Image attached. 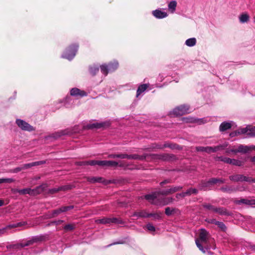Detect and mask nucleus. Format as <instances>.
Here are the masks:
<instances>
[{"label": "nucleus", "mask_w": 255, "mask_h": 255, "mask_svg": "<svg viewBox=\"0 0 255 255\" xmlns=\"http://www.w3.org/2000/svg\"><path fill=\"white\" fill-rule=\"evenodd\" d=\"M153 148H157V149H163L165 148L164 146V144L161 145L159 144H154L152 146Z\"/></svg>", "instance_id": "obj_58"}, {"label": "nucleus", "mask_w": 255, "mask_h": 255, "mask_svg": "<svg viewBox=\"0 0 255 255\" xmlns=\"http://www.w3.org/2000/svg\"><path fill=\"white\" fill-rule=\"evenodd\" d=\"M60 191H67L71 189L72 186L70 185H66L59 187Z\"/></svg>", "instance_id": "obj_53"}, {"label": "nucleus", "mask_w": 255, "mask_h": 255, "mask_svg": "<svg viewBox=\"0 0 255 255\" xmlns=\"http://www.w3.org/2000/svg\"><path fill=\"white\" fill-rule=\"evenodd\" d=\"M152 13L153 16L157 18H163L167 16V13L166 12L159 9L153 10Z\"/></svg>", "instance_id": "obj_14"}, {"label": "nucleus", "mask_w": 255, "mask_h": 255, "mask_svg": "<svg viewBox=\"0 0 255 255\" xmlns=\"http://www.w3.org/2000/svg\"><path fill=\"white\" fill-rule=\"evenodd\" d=\"M16 124L23 130L31 131L34 130L33 128L31 126L23 120L17 119L16 120Z\"/></svg>", "instance_id": "obj_5"}, {"label": "nucleus", "mask_w": 255, "mask_h": 255, "mask_svg": "<svg viewBox=\"0 0 255 255\" xmlns=\"http://www.w3.org/2000/svg\"><path fill=\"white\" fill-rule=\"evenodd\" d=\"M63 213L61 207L52 211V216L53 217H56L58 214Z\"/></svg>", "instance_id": "obj_50"}, {"label": "nucleus", "mask_w": 255, "mask_h": 255, "mask_svg": "<svg viewBox=\"0 0 255 255\" xmlns=\"http://www.w3.org/2000/svg\"><path fill=\"white\" fill-rule=\"evenodd\" d=\"M244 162L241 160L236 159H232L231 164L238 166H241L243 165Z\"/></svg>", "instance_id": "obj_44"}, {"label": "nucleus", "mask_w": 255, "mask_h": 255, "mask_svg": "<svg viewBox=\"0 0 255 255\" xmlns=\"http://www.w3.org/2000/svg\"><path fill=\"white\" fill-rule=\"evenodd\" d=\"M208 222L209 223H211V224H215L216 225H217V222H218V221H216V219H209L208 220Z\"/></svg>", "instance_id": "obj_64"}, {"label": "nucleus", "mask_w": 255, "mask_h": 255, "mask_svg": "<svg viewBox=\"0 0 255 255\" xmlns=\"http://www.w3.org/2000/svg\"><path fill=\"white\" fill-rule=\"evenodd\" d=\"M176 6L177 2L175 0L171 1L168 4L169 11L172 13H174L176 10Z\"/></svg>", "instance_id": "obj_26"}, {"label": "nucleus", "mask_w": 255, "mask_h": 255, "mask_svg": "<svg viewBox=\"0 0 255 255\" xmlns=\"http://www.w3.org/2000/svg\"><path fill=\"white\" fill-rule=\"evenodd\" d=\"M152 156L156 159H158L163 161L169 160L172 157V155H170L168 153H163L159 154H153Z\"/></svg>", "instance_id": "obj_10"}, {"label": "nucleus", "mask_w": 255, "mask_h": 255, "mask_svg": "<svg viewBox=\"0 0 255 255\" xmlns=\"http://www.w3.org/2000/svg\"><path fill=\"white\" fill-rule=\"evenodd\" d=\"M164 146L165 148L169 147L171 149H175L177 148V145L176 144L165 143L164 144Z\"/></svg>", "instance_id": "obj_51"}, {"label": "nucleus", "mask_w": 255, "mask_h": 255, "mask_svg": "<svg viewBox=\"0 0 255 255\" xmlns=\"http://www.w3.org/2000/svg\"><path fill=\"white\" fill-rule=\"evenodd\" d=\"M196 150L197 151L205 152L207 153H211V146H197Z\"/></svg>", "instance_id": "obj_27"}, {"label": "nucleus", "mask_w": 255, "mask_h": 255, "mask_svg": "<svg viewBox=\"0 0 255 255\" xmlns=\"http://www.w3.org/2000/svg\"><path fill=\"white\" fill-rule=\"evenodd\" d=\"M47 185L46 184H43L40 185L34 189H32V195H34L35 194H40L43 192L46 188Z\"/></svg>", "instance_id": "obj_17"}, {"label": "nucleus", "mask_w": 255, "mask_h": 255, "mask_svg": "<svg viewBox=\"0 0 255 255\" xmlns=\"http://www.w3.org/2000/svg\"><path fill=\"white\" fill-rule=\"evenodd\" d=\"M44 240V237L43 236H35L33 237L31 239L26 241L25 244L26 247L33 245L35 243L42 241Z\"/></svg>", "instance_id": "obj_8"}, {"label": "nucleus", "mask_w": 255, "mask_h": 255, "mask_svg": "<svg viewBox=\"0 0 255 255\" xmlns=\"http://www.w3.org/2000/svg\"><path fill=\"white\" fill-rule=\"evenodd\" d=\"M202 206L205 209H206L208 210H209V211H212L214 213L215 212L216 209L217 207L214 206L210 204H207V203L203 204Z\"/></svg>", "instance_id": "obj_37"}, {"label": "nucleus", "mask_w": 255, "mask_h": 255, "mask_svg": "<svg viewBox=\"0 0 255 255\" xmlns=\"http://www.w3.org/2000/svg\"><path fill=\"white\" fill-rule=\"evenodd\" d=\"M170 183H171V180H170V179H166V180L161 182L160 183V185L161 186H163L165 184Z\"/></svg>", "instance_id": "obj_63"}, {"label": "nucleus", "mask_w": 255, "mask_h": 255, "mask_svg": "<svg viewBox=\"0 0 255 255\" xmlns=\"http://www.w3.org/2000/svg\"><path fill=\"white\" fill-rule=\"evenodd\" d=\"M96 222L97 223L102 224H110L111 220L110 218H104L101 219L97 220Z\"/></svg>", "instance_id": "obj_39"}, {"label": "nucleus", "mask_w": 255, "mask_h": 255, "mask_svg": "<svg viewBox=\"0 0 255 255\" xmlns=\"http://www.w3.org/2000/svg\"><path fill=\"white\" fill-rule=\"evenodd\" d=\"M241 23L247 22L249 20V15L247 13L242 14L239 17Z\"/></svg>", "instance_id": "obj_35"}, {"label": "nucleus", "mask_w": 255, "mask_h": 255, "mask_svg": "<svg viewBox=\"0 0 255 255\" xmlns=\"http://www.w3.org/2000/svg\"><path fill=\"white\" fill-rule=\"evenodd\" d=\"M73 208H74V206L72 205L61 207V209H62L63 212H67V211L70 210Z\"/></svg>", "instance_id": "obj_54"}, {"label": "nucleus", "mask_w": 255, "mask_h": 255, "mask_svg": "<svg viewBox=\"0 0 255 255\" xmlns=\"http://www.w3.org/2000/svg\"><path fill=\"white\" fill-rule=\"evenodd\" d=\"M148 213L145 211L142 210L138 212H134L132 216L136 217L137 218H148Z\"/></svg>", "instance_id": "obj_21"}, {"label": "nucleus", "mask_w": 255, "mask_h": 255, "mask_svg": "<svg viewBox=\"0 0 255 255\" xmlns=\"http://www.w3.org/2000/svg\"><path fill=\"white\" fill-rule=\"evenodd\" d=\"M75 226L76 225L74 224H69L65 225L63 229L66 232L71 231L75 228Z\"/></svg>", "instance_id": "obj_42"}, {"label": "nucleus", "mask_w": 255, "mask_h": 255, "mask_svg": "<svg viewBox=\"0 0 255 255\" xmlns=\"http://www.w3.org/2000/svg\"><path fill=\"white\" fill-rule=\"evenodd\" d=\"M67 132L66 130H61L51 134L50 135L45 137V139H48L49 138H53L54 139H57L61 137L62 135H66Z\"/></svg>", "instance_id": "obj_15"}, {"label": "nucleus", "mask_w": 255, "mask_h": 255, "mask_svg": "<svg viewBox=\"0 0 255 255\" xmlns=\"http://www.w3.org/2000/svg\"><path fill=\"white\" fill-rule=\"evenodd\" d=\"M247 135L250 137L255 136V126L251 128H250V127L249 128Z\"/></svg>", "instance_id": "obj_46"}, {"label": "nucleus", "mask_w": 255, "mask_h": 255, "mask_svg": "<svg viewBox=\"0 0 255 255\" xmlns=\"http://www.w3.org/2000/svg\"><path fill=\"white\" fill-rule=\"evenodd\" d=\"M184 192L186 197L191 196L192 194L196 195L198 193V190L196 188H190Z\"/></svg>", "instance_id": "obj_29"}, {"label": "nucleus", "mask_w": 255, "mask_h": 255, "mask_svg": "<svg viewBox=\"0 0 255 255\" xmlns=\"http://www.w3.org/2000/svg\"><path fill=\"white\" fill-rule=\"evenodd\" d=\"M235 203L238 205L244 204L248 205H255V199H241L240 200H237L235 201Z\"/></svg>", "instance_id": "obj_7"}, {"label": "nucleus", "mask_w": 255, "mask_h": 255, "mask_svg": "<svg viewBox=\"0 0 255 255\" xmlns=\"http://www.w3.org/2000/svg\"><path fill=\"white\" fill-rule=\"evenodd\" d=\"M100 164L103 167H116L118 165L119 162L115 161L101 160Z\"/></svg>", "instance_id": "obj_9"}, {"label": "nucleus", "mask_w": 255, "mask_h": 255, "mask_svg": "<svg viewBox=\"0 0 255 255\" xmlns=\"http://www.w3.org/2000/svg\"><path fill=\"white\" fill-rule=\"evenodd\" d=\"M175 209L171 208L170 207H166L165 209V214L167 216H170L174 213Z\"/></svg>", "instance_id": "obj_45"}, {"label": "nucleus", "mask_w": 255, "mask_h": 255, "mask_svg": "<svg viewBox=\"0 0 255 255\" xmlns=\"http://www.w3.org/2000/svg\"><path fill=\"white\" fill-rule=\"evenodd\" d=\"M26 247L25 243H19L16 244H13V245H9L6 246V248L7 249H20L22 248Z\"/></svg>", "instance_id": "obj_24"}, {"label": "nucleus", "mask_w": 255, "mask_h": 255, "mask_svg": "<svg viewBox=\"0 0 255 255\" xmlns=\"http://www.w3.org/2000/svg\"><path fill=\"white\" fill-rule=\"evenodd\" d=\"M244 175L241 174H236L229 176V179L235 182L243 181Z\"/></svg>", "instance_id": "obj_25"}, {"label": "nucleus", "mask_w": 255, "mask_h": 255, "mask_svg": "<svg viewBox=\"0 0 255 255\" xmlns=\"http://www.w3.org/2000/svg\"><path fill=\"white\" fill-rule=\"evenodd\" d=\"M232 127L231 124L228 122H223L220 126V130L221 131H225L230 129Z\"/></svg>", "instance_id": "obj_28"}, {"label": "nucleus", "mask_w": 255, "mask_h": 255, "mask_svg": "<svg viewBox=\"0 0 255 255\" xmlns=\"http://www.w3.org/2000/svg\"><path fill=\"white\" fill-rule=\"evenodd\" d=\"M149 85L146 84H143L139 85L136 91V97H138L142 93H143L146 89L148 87Z\"/></svg>", "instance_id": "obj_20"}, {"label": "nucleus", "mask_w": 255, "mask_h": 255, "mask_svg": "<svg viewBox=\"0 0 255 255\" xmlns=\"http://www.w3.org/2000/svg\"><path fill=\"white\" fill-rule=\"evenodd\" d=\"M189 113V106L187 105H183L174 109L170 114L175 116H180Z\"/></svg>", "instance_id": "obj_3"}, {"label": "nucleus", "mask_w": 255, "mask_h": 255, "mask_svg": "<svg viewBox=\"0 0 255 255\" xmlns=\"http://www.w3.org/2000/svg\"><path fill=\"white\" fill-rule=\"evenodd\" d=\"M253 146H254V145L247 146L240 144L238 146V151L239 153H246L249 152L252 149L254 150V148H253Z\"/></svg>", "instance_id": "obj_11"}, {"label": "nucleus", "mask_w": 255, "mask_h": 255, "mask_svg": "<svg viewBox=\"0 0 255 255\" xmlns=\"http://www.w3.org/2000/svg\"><path fill=\"white\" fill-rule=\"evenodd\" d=\"M248 130H249V128L248 127H246L245 128H241V129H239L238 130V134H245V133H246L247 134Z\"/></svg>", "instance_id": "obj_52"}, {"label": "nucleus", "mask_w": 255, "mask_h": 255, "mask_svg": "<svg viewBox=\"0 0 255 255\" xmlns=\"http://www.w3.org/2000/svg\"><path fill=\"white\" fill-rule=\"evenodd\" d=\"M225 182V180L223 178H212L209 179V183L212 185L217 184H223Z\"/></svg>", "instance_id": "obj_22"}, {"label": "nucleus", "mask_w": 255, "mask_h": 255, "mask_svg": "<svg viewBox=\"0 0 255 255\" xmlns=\"http://www.w3.org/2000/svg\"><path fill=\"white\" fill-rule=\"evenodd\" d=\"M146 228L149 231L154 232L155 231V227L150 223L146 225Z\"/></svg>", "instance_id": "obj_55"}, {"label": "nucleus", "mask_w": 255, "mask_h": 255, "mask_svg": "<svg viewBox=\"0 0 255 255\" xmlns=\"http://www.w3.org/2000/svg\"><path fill=\"white\" fill-rule=\"evenodd\" d=\"M23 170L22 166L21 167H17L16 168H15L14 169H11L10 170V172L11 173H17L18 172H20V171Z\"/></svg>", "instance_id": "obj_56"}, {"label": "nucleus", "mask_w": 255, "mask_h": 255, "mask_svg": "<svg viewBox=\"0 0 255 255\" xmlns=\"http://www.w3.org/2000/svg\"><path fill=\"white\" fill-rule=\"evenodd\" d=\"M99 70V68L96 65H93L89 66V72L92 76H95Z\"/></svg>", "instance_id": "obj_32"}, {"label": "nucleus", "mask_w": 255, "mask_h": 255, "mask_svg": "<svg viewBox=\"0 0 255 255\" xmlns=\"http://www.w3.org/2000/svg\"><path fill=\"white\" fill-rule=\"evenodd\" d=\"M211 241V239L209 237L208 232L206 230L202 229L199 233V238L196 239L195 243L199 249L203 253H205L206 251L211 248L208 247L207 245Z\"/></svg>", "instance_id": "obj_1"}, {"label": "nucleus", "mask_w": 255, "mask_h": 255, "mask_svg": "<svg viewBox=\"0 0 255 255\" xmlns=\"http://www.w3.org/2000/svg\"><path fill=\"white\" fill-rule=\"evenodd\" d=\"M45 163H46V161L44 160L35 161V162H33L31 163L24 164L22 165V167H23V170H24V169H27L30 168L33 166H38V165H40L41 164H45Z\"/></svg>", "instance_id": "obj_12"}, {"label": "nucleus", "mask_w": 255, "mask_h": 255, "mask_svg": "<svg viewBox=\"0 0 255 255\" xmlns=\"http://www.w3.org/2000/svg\"><path fill=\"white\" fill-rule=\"evenodd\" d=\"M111 222L110 224L114 223L116 224H123L124 222L123 221L118 218H110Z\"/></svg>", "instance_id": "obj_40"}, {"label": "nucleus", "mask_w": 255, "mask_h": 255, "mask_svg": "<svg viewBox=\"0 0 255 255\" xmlns=\"http://www.w3.org/2000/svg\"><path fill=\"white\" fill-rule=\"evenodd\" d=\"M87 180L89 182L92 183L96 182L101 183L103 182V178L102 177H88Z\"/></svg>", "instance_id": "obj_34"}, {"label": "nucleus", "mask_w": 255, "mask_h": 255, "mask_svg": "<svg viewBox=\"0 0 255 255\" xmlns=\"http://www.w3.org/2000/svg\"><path fill=\"white\" fill-rule=\"evenodd\" d=\"M211 184L209 183V180L207 181H202L199 184V189L200 190H204L206 191L208 189H209L211 187Z\"/></svg>", "instance_id": "obj_19"}, {"label": "nucleus", "mask_w": 255, "mask_h": 255, "mask_svg": "<svg viewBox=\"0 0 255 255\" xmlns=\"http://www.w3.org/2000/svg\"><path fill=\"white\" fill-rule=\"evenodd\" d=\"M231 158L229 157H225L223 162L228 164H231Z\"/></svg>", "instance_id": "obj_62"}, {"label": "nucleus", "mask_w": 255, "mask_h": 255, "mask_svg": "<svg viewBox=\"0 0 255 255\" xmlns=\"http://www.w3.org/2000/svg\"><path fill=\"white\" fill-rule=\"evenodd\" d=\"M101 162V160H89L87 161L88 165H98L99 166H101V164H100V162Z\"/></svg>", "instance_id": "obj_49"}, {"label": "nucleus", "mask_w": 255, "mask_h": 255, "mask_svg": "<svg viewBox=\"0 0 255 255\" xmlns=\"http://www.w3.org/2000/svg\"><path fill=\"white\" fill-rule=\"evenodd\" d=\"M221 190L224 192H229V193L236 191V190L235 189H233L231 187H221Z\"/></svg>", "instance_id": "obj_48"}, {"label": "nucleus", "mask_w": 255, "mask_h": 255, "mask_svg": "<svg viewBox=\"0 0 255 255\" xmlns=\"http://www.w3.org/2000/svg\"><path fill=\"white\" fill-rule=\"evenodd\" d=\"M196 43V39L195 38H191L187 39L185 41L186 45L189 47L194 46Z\"/></svg>", "instance_id": "obj_36"}, {"label": "nucleus", "mask_w": 255, "mask_h": 255, "mask_svg": "<svg viewBox=\"0 0 255 255\" xmlns=\"http://www.w3.org/2000/svg\"><path fill=\"white\" fill-rule=\"evenodd\" d=\"M101 72L105 76L107 75L109 70L108 65L106 64H103L100 66Z\"/></svg>", "instance_id": "obj_38"}, {"label": "nucleus", "mask_w": 255, "mask_h": 255, "mask_svg": "<svg viewBox=\"0 0 255 255\" xmlns=\"http://www.w3.org/2000/svg\"><path fill=\"white\" fill-rule=\"evenodd\" d=\"M78 49V45H72L65 50L61 57L69 60H71L76 55Z\"/></svg>", "instance_id": "obj_2"}, {"label": "nucleus", "mask_w": 255, "mask_h": 255, "mask_svg": "<svg viewBox=\"0 0 255 255\" xmlns=\"http://www.w3.org/2000/svg\"><path fill=\"white\" fill-rule=\"evenodd\" d=\"M32 191L31 189L29 188H24L22 189H15L14 190V193H18L21 195L29 194L32 195Z\"/></svg>", "instance_id": "obj_16"}, {"label": "nucleus", "mask_w": 255, "mask_h": 255, "mask_svg": "<svg viewBox=\"0 0 255 255\" xmlns=\"http://www.w3.org/2000/svg\"><path fill=\"white\" fill-rule=\"evenodd\" d=\"M228 145V143H225L223 144H220L219 145L212 147L211 146V153L212 152H216L219 150L224 149L226 147H227Z\"/></svg>", "instance_id": "obj_23"}, {"label": "nucleus", "mask_w": 255, "mask_h": 255, "mask_svg": "<svg viewBox=\"0 0 255 255\" xmlns=\"http://www.w3.org/2000/svg\"><path fill=\"white\" fill-rule=\"evenodd\" d=\"M70 94L72 96L77 97L80 96V97H84L87 95L86 92L84 91H81L79 89L77 88H73L70 91Z\"/></svg>", "instance_id": "obj_6"}, {"label": "nucleus", "mask_w": 255, "mask_h": 255, "mask_svg": "<svg viewBox=\"0 0 255 255\" xmlns=\"http://www.w3.org/2000/svg\"><path fill=\"white\" fill-rule=\"evenodd\" d=\"M127 154L126 153H121V154H110L108 155V157L110 158H121L125 159L127 158Z\"/></svg>", "instance_id": "obj_31"}, {"label": "nucleus", "mask_w": 255, "mask_h": 255, "mask_svg": "<svg viewBox=\"0 0 255 255\" xmlns=\"http://www.w3.org/2000/svg\"><path fill=\"white\" fill-rule=\"evenodd\" d=\"M3 183H10L13 182L14 181V179L13 178H3Z\"/></svg>", "instance_id": "obj_60"}, {"label": "nucleus", "mask_w": 255, "mask_h": 255, "mask_svg": "<svg viewBox=\"0 0 255 255\" xmlns=\"http://www.w3.org/2000/svg\"><path fill=\"white\" fill-rule=\"evenodd\" d=\"M182 188L183 187L181 186L170 187L167 189L160 190L158 191L157 193L158 194L160 195H167L169 194H172L174 193L179 191L182 190Z\"/></svg>", "instance_id": "obj_4"}, {"label": "nucleus", "mask_w": 255, "mask_h": 255, "mask_svg": "<svg viewBox=\"0 0 255 255\" xmlns=\"http://www.w3.org/2000/svg\"><path fill=\"white\" fill-rule=\"evenodd\" d=\"M76 164L78 166H85L88 165L87 161H81L76 162Z\"/></svg>", "instance_id": "obj_59"}, {"label": "nucleus", "mask_w": 255, "mask_h": 255, "mask_svg": "<svg viewBox=\"0 0 255 255\" xmlns=\"http://www.w3.org/2000/svg\"><path fill=\"white\" fill-rule=\"evenodd\" d=\"M161 212L155 213H148V217H152L154 219L159 220L161 219Z\"/></svg>", "instance_id": "obj_41"}, {"label": "nucleus", "mask_w": 255, "mask_h": 255, "mask_svg": "<svg viewBox=\"0 0 255 255\" xmlns=\"http://www.w3.org/2000/svg\"><path fill=\"white\" fill-rule=\"evenodd\" d=\"M146 157V154H144L142 155H139L138 154H130L128 155L127 154V158L128 159H137V160H143L145 159Z\"/></svg>", "instance_id": "obj_18"}, {"label": "nucleus", "mask_w": 255, "mask_h": 255, "mask_svg": "<svg viewBox=\"0 0 255 255\" xmlns=\"http://www.w3.org/2000/svg\"><path fill=\"white\" fill-rule=\"evenodd\" d=\"M105 123H94L92 124H89L87 125V128L89 129H92V128H102L104 126Z\"/></svg>", "instance_id": "obj_33"}, {"label": "nucleus", "mask_w": 255, "mask_h": 255, "mask_svg": "<svg viewBox=\"0 0 255 255\" xmlns=\"http://www.w3.org/2000/svg\"><path fill=\"white\" fill-rule=\"evenodd\" d=\"M211 241H212L210 243H208L207 245H208V247H211L209 250H210L211 249L214 250L216 248V246L215 245L214 240L213 239H211Z\"/></svg>", "instance_id": "obj_57"}, {"label": "nucleus", "mask_w": 255, "mask_h": 255, "mask_svg": "<svg viewBox=\"0 0 255 255\" xmlns=\"http://www.w3.org/2000/svg\"><path fill=\"white\" fill-rule=\"evenodd\" d=\"M217 225L222 231L225 232L226 231L227 227L223 222L218 221Z\"/></svg>", "instance_id": "obj_47"}, {"label": "nucleus", "mask_w": 255, "mask_h": 255, "mask_svg": "<svg viewBox=\"0 0 255 255\" xmlns=\"http://www.w3.org/2000/svg\"><path fill=\"white\" fill-rule=\"evenodd\" d=\"M252 180V178L251 177L246 176L244 175L243 181H246L251 183Z\"/></svg>", "instance_id": "obj_61"}, {"label": "nucleus", "mask_w": 255, "mask_h": 255, "mask_svg": "<svg viewBox=\"0 0 255 255\" xmlns=\"http://www.w3.org/2000/svg\"><path fill=\"white\" fill-rule=\"evenodd\" d=\"M221 216H230L231 213L226 208L223 207H216L215 212Z\"/></svg>", "instance_id": "obj_13"}, {"label": "nucleus", "mask_w": 255, "mask_h": 255, "mask_svg": "<svg viewBox=\"0 0 255 255\" xmlns=\"http://www.w3.org/2000/svg\"><path fill=\"white\" fill-rule=\"evenodd\" d=\"M108 65L109 71L113 72L118 68L119 66V63L117 61H115L113 62L109 63Z\"/></svg>", "instance_id": "obj_30"}, {"label": "nucleus", "mask_w": 255, "mask_h": 255, "mask_svg": "<svg viewBox=\"0 0 255 255\" xmlns=\"http://www.w3.org/2000/svg\"><path fill=\"white\" fill-rule=\"evenodd\" d=\"M156 197L157 196L155 193L151 194H147L144 196V198L149 201L154 200Z\"/></svg>", "instance_id": "obj_43"}]
</instances>
